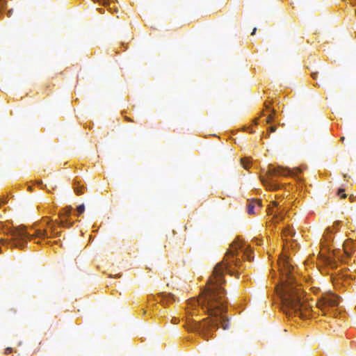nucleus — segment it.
<instances>
[{"instance_id": "f257e3e1", "label": "nucleus", "mask_w": 356, "mask_h": 356, "mask_svg": "<svg viewBox=\"0 0 356 356\" xmlns=\"http://www.w3.org/2000/svg\"><path fill=\"white\" fill-rule=\"evenodd\" d=\"M250 247L244 248L242 244L234 242L227 250L223 261L218 264L211 276L207 281V288L200 299H191V306L201 305L209 312L211 319L202 321H194L191 329L197 332L202 337L207 339L211 337V332L217 330L220 325L223 330L229 327V321L225 315L226 311L225 291L222 285L225 282L223 276L225 273L234 275V268H239L241 264V257L245 256L249 261L253 259Z\"/></svg>"}, {"instance_id": "f03ea898", "label": "nucleus", "mask_w": 356, "mask_h": 356, "mask_svg": "<svg viewBox=\"0 0 356 356\" xmlns=\"http://www.w3.org/2000/svg\"><path fill=\"white\" fill-rule=\"evenodd\" d=\"M282 274L286 276L283 281L279 294L280 296L282 310L287 315L292 314L300 318H308L311 314L312 306L302 300L303 291L291 275L292 266L287 261H283Z\"/></svg>"}, {"instance_id": "7ed1b4c3", "label": "nucleus", "mask_w": 356, "mask_h": 356, "mask_svg": "<svg viewBox=\"0 0 356 356\" xmlns=\"http://www.w3.org/2000/svg\"><path fill=\"white\" fill-rule=\"evenodd\" d=\"M301 172V170L299 168H295L291 170L288 168H284L281 166L274 167L270 165L266 172L267 179H262V182L264 185L268 186L270 190H277L280 188V185L275 183L274 177H287L291 176L296 177L299 173Z\"/></svg>"}, {"instance_id": "20e7f679", "label": "nucleus", "mask_w": 356, "mask_h": 356, "mask_svg": "<svg viewBox=\"0 0 356 356\" xmlns=\"http://www.w3.org/2000/svg\"><path fill=\"white\" fill-rule=\"evenodd\" d=\"M339 303V298L334 293H327L321 297L317 302V306L324 311L328 308L337 307Z\"/></svg>"}, {"instance_id": "39448f33", "label": "nucleus", "mask_w": 356, "mask_h": 356, "mask_svg": "<svg viewBox=\"0 0 356 356\" xmlns=\"http://www.w3.org/2000/svg\"><path fill=\"white\" fill-rule=\"evenodd\" d=\"M72 211V207H66L63 209V211L60 213V217L63 218L65 217L67 218L70 216ZM60 226L65 227H70L72 225V223L69 222L67 219H61V220L58 222Z\"/></svg>"}, {"instance_id": "423d86ee", "label": "nucleus", "mask_w": 356, "mask_h": 356, "mask_svg": "<svg viewBox=\"0 0 356 356\" xmlns=\"http://www.w3.org/2000/svg\"><path fill=\"white\" fill-rule=\"evenodd\" d=\"M262 207L261 200H252L248 204V213L254 214L255 209H261Z\"/></svg>"}, {"instance_id": "0eeeda50", "label": "nucleus", "mask_w": 356, "mask_h": 356, "mask_svg": "<svg viewBox=\"0 0 356 356\" xmlns=\"http://www.w3.org/2000/svg\"><path fill=\"white\" fill-rule=\"evenodd\" d=\"M163 304H168L175 301V297L170 293H161L159 295Z\"/></svg>"}, {"instance_id": "6e6552de", "label": "nucleus", "mask_w": 356, "mask_h": 356, "mask_svg": "<svg viewBox=\"0 0 356 356\" xmlns=\"http://www.w3.org/2000/svg\"><path fill=\"white\" fill-rule=\"evenodd\" d=\"M344 191H345L344 189L340 188L338 191L337 195L339 196H340L341 198H346V194L344 193Z\"/></svg>"}, {"instance_id": "1a4fd4ad", "label": "nucleus", "mask_w": 356, "mask_h": 356, "mask_svg": "<svg viewBox=\"0 0 356 356\" xmlns=\"http://www.w3.org/2000/svg\"><path fill=\"white\" fill-rule=\"evenodd\" d=\"M77 212L80 215L81 213H83L85 211V207H84V204H81L79 205L78 207H77Z\"/></svg>"}, {"instance_id": "9d476101", "label": "nucleus", "mask_w": 356, "mask_h": 356, "mask_svg": "<svg viewBox=\"0 0 356 356\" xmlns=\"http://www.w3.org/2000/svg\"><path fill=\"white\" fill-rule=\"evenodd\" d=\"M74 191L79 195L83 193L82 188L78 186L74 188Z\"/></svg>"}, {"instance_id": "9b49d317", "label": "nucleus", "mask_w": 356, "mask_h": 356, "mask_svg": "<svg viewBox=\"0 0 356 356\" xmlns=\"http://www.w3.org/2000/svg\"><path fill=\"white\" fill-rule=\"evenodd\" d=\"M93 1L101 2L104 6H108L110 3L107 0H92Z\"/></svg>"}, {"instance_id": "f8f14e48", "label": "nucleus", "mask_w": 356, "mask_h": 356, "mask_svg": "<svg viewBox=\"0 0 356 356\" xmlns=\"http://www.w3.org/2000/svg\"><path fill=\"white\" fill-rule=\"evenodd\" d=\"M241 164L243 165V166L245 168H248V163L247 161V160L245 159H241Z\"/></svg>"}, {"instance_id": "ddd939ff", "label": "nucleus", "mask_w": 356, "mask_h": 356, "mask_svg": "<svg viewBox=\"0 0 356 356\" xmlns=\"http://www.w3.org/2000/svg\"><path fill=\"white\" fill-rule=\"evenodd\" d=\"M13 349L12 348L8 347V348H6L5 349V350H4V353H5L6 355H8V354L12 353H13Z\"/></svg>"}, {"instance_id": "4468645a", "label": "nucleus", "mask_w": 356, "mask_h": 356, "mask_svg": "<svg viewBox=\"0 0 356 356\" xmlns=\"http://www.w3.org/2000/svg\"><path fill=\"white\" fill-rule=\"evenodd\" d=\"M265 104V107H266V111H271V109H270V102H269V103H268V102H265V104ZM272 112H273V113H275V110H274V109H272Z\"/></svg>"}, {"instance_id": "2eb2a0df", "label": "nucleus", "mask_w": 356, "mask_h": 356, "mask_svg": "<svg viewBox=\"0 0 356 356\" xmlns=\"http://www.w3.org/2000/svg\"><path fill=\"white\" fill-rule=\"evenodd\" d=\"M273 114H270L266 119V122L269 124V123H271L273 122Z\"/></svg>"}, {"instance_id": "dca6fc26", "label": "nucleus", "mask_w": 356, "mask_h": 356, "mask_svg": "<svg viewBox=\"0 0 356 356\" xmlns=\"http://www.w3.org/2000/svg\"><path fill=\"white\" fill-rule=\"evenodd\" d=\"M6 6V3L3 0H0V10L3 9Z\"/></svg>"}, {"instance_id": "f3484780", "label": "nucleus", "mask_w": 356, "mask_h": 356, "mask_svg": "<svg viewBox=\"0 0 356 356\" xmlns=\"http://www.w3.org/2000/svg\"><path fill=\"white\" fill-rule=\"evenodd\" d=\"M277 128L275 126H272L269 127L270 132H275L276 131Z\"/></svg>"}, {"instance_id": "a211bd4d", "label": "nucleus", "mask_w": 356, "mask_h": 356, "mask_svg": "<svg viewBox=\"0 0 356 356\" xmlns=\"http://www.w3.org/2000/svg\"><path fill=\"white\" fill-rule=\"evenodd\" d=\"M284 233L286 234H293V232L291 230H290L289 229H286L284 230Z\"/></svg>"}, {"instance_id": "6ab92c4d", "label": "nucleus", "mask_w": 356, "mask_h": 356, "mask_svg": "<svg viewBox=\"0 0 356 356\" xmlns=\"http://www.w3.org/2000/svg\"><path fill=\"white\" fill-rule=\"evenodd\" d=\"M256 241H257V245H260L261 244V242L260 240L257 239Z\"/></svg>"}, {"instance_id": "aec40b11", "label": "nucleus", "mask_w": 356, "mask_h": 356, "mask_svg": "<svg viewBox=\"0 0 356 356\" xmlns=\"http://www.w3.org/2000/svg\"><path fill=\"white\" fill-rule=\"evenodd\" d=\"M256 31H257V29L254 28L253 30H252V32L251 33V35H254L255 33H256Z\"/></svg>"}, {"instance_id": "412c9836", "label": "nucleus", "mask_w": 356, "mask_h": 356, "mask_svg": "<svg viewBox=\"0 0 356 356\" xmlns=\"http://www.w3.org/2000/svg\"><path fill=\"white\" fill-rule=\"evenodd\" d=\"M312 76L313 79H316V73H312Z\"/></svg>"}, {"instance_id": "4be33fe9", "label": "nucleus", "mask_w": 356, "mask_h": 356, "mask_svg": "<svg viewBox=\"0 0 356 356\" xmlns=\"http://www.w3.org/2000/svg\"><path fill=\"white\" fill-rule=\"evenodd\" d=\"M273 207H277V203L276 202H272Z\"/></svg>"}, {"instance_id": "5701e85b", "label": "nucleus", "mask_w": 356, "mask_h": 356, "mask_svg": "<svg viewBox=\"0 0 356 356\" xmlns=\"http://www.w3.org/2000/svg\"><path fill=\"white\" fill-rule=\"evenodd\" d=\"M254 124H257V119H256V120H254Z\"/></svg>"}, {"instance_id": "b1692460", "label": "nucleus", "mask_w": 356, "mask_h": 356, "mask_svg": "<svg viewBox=\"0 0 356 356\" xmlns=\"http://www.w3.org/2000/svg\"><path fill=\"white\" fill-rule=\"evenodd\" d=\"M349 198H350V200H352V198H353V195H351V196H350V197H349Z\"/></svg>"}, {"instance_id": "393cba45", "label": "nucleus", "mask_w": 356, "mask_h": 356, "mask_svg": "<svg viewBox=\"0 0 356 356\" xmlns=\"http://www.w3.org/2000/svg\"><path fill=\"white\" fill-rule=\"evenodd\" d=\"M335 224H336L337 225H339V222H335Z\"/></svg>"}]
</instances>
